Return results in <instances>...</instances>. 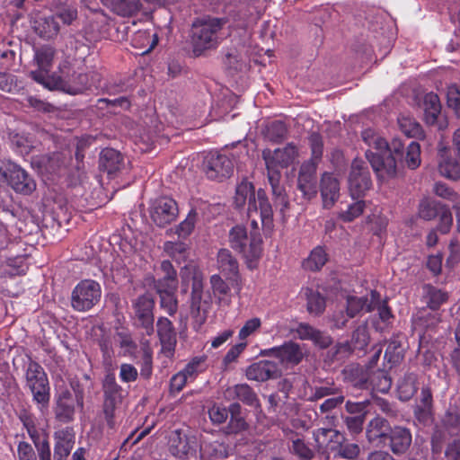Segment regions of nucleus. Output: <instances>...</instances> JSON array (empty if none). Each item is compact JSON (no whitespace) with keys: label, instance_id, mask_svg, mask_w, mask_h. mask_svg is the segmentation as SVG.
I'll return each instance as SVG.
<instances>
[{"label":"nucleus","instance_id":"nucleus-1","mask_svg":"<svg viewBox=\"0 0 460 460\" xmlns=\"http://www.w3.org/2000/svg\"><path fill=\"white\" fill-rule=\"evenodd\" d=\"M362 139L368 146L365 157L380 181L395 178L403 164L411 170L420 165V146L412 141L406 150L403 142L394 137L390 142L368 128L362 132Z\"/></svg>","mask_w":460,"mask_h":460},{"label":"nucleus","instance_id":"nucleus-2","mask_svg":"<svg viewBox=\"0 0 460 460\" xmlns=\"http://www.w3.org/2000/svg\"><path fill=\"white\" fill-rule=\"evenodd\" d=\"M366 436L370 444L377 447H387L396 456L406 455L412 443V436L408 428L392 426L386 419L380 416L368 422Z\"/></svg>","mask_w":460,"mask_h":460},{"label":"nucleus","instance_id":"nucleus-3","mask_svg":"<svg viewBox=\"0 0 460 460\" xmlns=\"http://www.w3.org/2000/svg\"><path fill=\"white\" fill-rule=\"evenodd\" d=\"M226 22L225 19L211 17L197 18L192 22L190 38L195 57L219 45V33Z\"/></svg>","mask_w":460,"mask_h":460},{"label":"nucleus","instance_id":"nucleus-4","mask_svg":"<svg viewBox=\"0 0 460 460\" xmlns=\"http://www.w3.org/2000/svg\"><path fill=\"white\" fill-rule=\"evenodd\" d=\"M103 392L102 414L110 429L115 428V410L119 405L127 393L117 383L114 373L109 371L102 382Z\"/></svg>","mask_w":460,"mask_h":460},{"label":"nucleus","instance_id":"nucleus-5","mask_svg":"<svg viewBox=\"0 0 460 460\" xmlns=\"http://www.w3.org/2000/svg\"><path fill=\"white\" fill-rule=\"evenodd\" d=\"M323 438L329 440V449L334 453L335 457L355 460L360 454V447L356 443H349L343 434L332 429H319L314 433L315 441Z\"/></svg>","mask_w":460,"mask_h":460},{"label":"nucleus","instance_id":"nucleus-6","mask_svg":"<svg viewBox=\"0 0 460 460\" xmlns=\"http://www.w3.org/2000/svg\"><path fill=\"white\" fill-rule=\"evenodd\" d=\"M198 440L189 427L176 429L169 437L170 453L182 460L195 457L197 455Z\"/></svg>","mask_w":460,"mask_h":460},{"label":"nucleus","instance_id":"nucleus-7","mask_svg":"<svg viewBox=\"0 0 460 460\" xmlns=\"http://www.w3.org/2000/svg\"><path fill=\"white\" fill-rule=\"evenodd\" d=\"M348 186L350 196L359 199L372 187L371 173L367 163L361 158L352 160L348 175Z\"/></svg>","mask_w":460,"mask_h":460},{"label":"nucleus","instance_id":"nucleus-8","mask_svg":"<svg viewBox=\"0 0 460 460\" xmlns=\"http://www.w3.org/2000/svg\"><path fill=\"white\" fill-rule=\"evenodd\" d=\"M102 289L98 282L92 279L80 281L71 296L72 307L79 312L93 308L101 299Z\"/></svg>","mask_w":460,"mask_h":460},{"label":"nucleus","instance_id":"nucleus-9","mask_svg":"<svg viewBox=\"0 0 460 460\" xmlns=\"http://www.w3.org/2000/svg\"><path fill=\"white\" fill-rule=\"evenodd\" d=\"M150 217L158 227H165L176 220L179 215L177 202L167 196L155 199L149 208Z\"/></svg>","mask_w":460,"mask_h":460},{"label":"nucleus","instance_id":"nucleus-10","mask_svg":"<svg viewBox=\"0 0 460 460\" xmlns=\"http://www.w3.org/2000/svg\"><path fill=\"white\" fill-rule=\"evenodd\" d=\"M203 288V283L196 282L190 293V314L193 318V328L196 331L205 323L211 305V296L209 294H204Z\"/></svg>","mask_w":460,"mask_h":460},{"label":"nucleus","instance_id":"nucleus-11","mask_svg":"<svg viewBox=\"0 0 460 460\" xmlns=\"http://www.w3.org/2000/svg\"><path fill=\"white\" fill-rule=\"evenodd\" d=\"M1 181L17 193L30 195L36 190V182L33 178L22 168L16 164H10L6 170H2Z\"/></svg>","mask_w":460,"mask_h":460},{"label":"nucleus","instance_id":"nucleus-12","mask_svg":"<svg viewBox=\"0 0 460 460\" xmlns=\"http://www.w3.org/2000/svg\"><path fill=\"white\" fill-rule=\"evenodd\" d=\"M203 166L208 178L218 181L230 178L234 172L233 161L219 153H209L205 157Z\"/></svg>","mask_w":460,"mask_h":460},{"label":"nucleus","instance_id":"nucleus-13","mask_svg":"<svg viewBox=\"0 0 460 460\" xmlns=\"http://www.w3.org/2000/svg\"><path fill=\"white\" fill-rule=\"evenodd\" d=\"M296 155V147L291 143L283 148H277L273 152L270 149L262 151V158L265 161L266 169L269 173L280 172L279 169L288 167Z\"/></svg>","mask_w":460,"mask_h":460},{"label":"nucleus","instance_id":"nucleus-14","mask_svg":"<svg viewBox=\"0 0 460 460\" xmlns=\"http://www.w3.org/2000/svg\"><path fill=\"white\" fill-rule=\"evenodd\" d=\"M155 300L151 294L145 293L133 301V309L137 326L143 328L147 335L154 333Z\"/></svg>","mask_w":460,"mask_h":460},{"label":"nucleus","instance_id":"nucleus-15","mask_svg":"<svg viewBox=\"0 0 460 460\" xmlns=\"http://www.w3.org/2000/svg\"><path fill=\"white\" fill-rule=\"evenodd\" d=\"M319 164L305 161L299 169L297 177V189L303 197L310 200L317 194V166Z\"/></svg>","mask_w":460,"mask_h":460},{"label":"nucleus","instance_id":"nucleus-16","mask_svg":"<svg viewBox=\"0 0 460 460\" xmlns=\"http://www.w3.org/2000/svg\"><path fill=\"white\" fill-rule=\"evenodd\" d=\"M264 357H274L282 364L297 365L303 358V352L297 343L285 342L283 345L261 351Z\"/></svg>","mask_w":460,"mask_h":460},{"label":"nucleus","instance_id":"nucleus-17","mask_svg":"<svg viewBox=\"0 0 460 460\" xmlns=\"http://www.w3.org/2000/svg\"><path fill=\"white\" fill-rule=\"evenodd\" d=\"M345 383L349 384L353 387L368 390L369 389V377L371 370L369 367L352 363L344 367L341 372Z\"/></svg>","mask_w":460,"mask_h":460},{"label":"nucleus","instance_id":"nucleus-18","mask_svg":"<svg viewBox=\"0 0 460 460\" xmlns=\"http://www.w3.org/2000/svg\"><path fill=\"white\" fill-rule=\"evenodd\" d=\"M281 376V370L278 364L271 360H260L252 364L246 369V377L249 380L264 382L275 379Z\"/></svg>","mask_w":460,"mask_h":460},{"label":"nucleus","instance_id":"nucleus-19","mask_svg":"<svg viewBox=\"0 0 460 460\" xmlns=\"http://www.w3.org/2000/svg\"><path fill=\"white\" fill-rule=\"evenodd\" d=\"M256 192L253 184L247 181H243L236 186L235 195L234 197V207L241 209L247 203V213L250 217L253 213L257 214L255 202Z\"/></svg>","mask_w":460,"mask_h":460},{"label":"nucleus","instance_id":"nucleus-20","mask_svg":"<svg viewBox=\"0 0 460 460\" xmlns=\"http://www.w3.org/2000/svg\"><path fill=\"white\" fill-rule=\"evenodd\" d=\"M449 149L443 147L439 150L438 171L440 174L448 179L460 180V154L447 155Z\"/></svg>","mask_w":460,"mask_h":460},{"label":"nucleus","instance_id":"nucleus-21","mask_svg":"<svg viewBox=\"0 0 460 460\" xmlns=\"http://www.w3.org/2000/svg\"><path fill=\"white\" fill-rule=\"evenodd\" d=\"M320 190L323 208H331L340 196L339 181L332 173L324 172L321 177Z\"/></svg>","mask_w":460,"mask_h":460},{"label":"nucleus","instance_id":"nucleus-22","mask_svg":"<svg viewBox=\"0 0 460 460\" xmlns=\"http://www.w3.org/2000/svg\"><path fill=\"white\" fill-rule=\"evenodd\" d=\"M379 293L372 290L370 297L367 296H349L347 297L346 314L349 318L355 317L361 311L372 312L375 310V303L378 302Z\"/></svg>","mask_w":460,"mask_h":460},{"label":"nucleus","instance_id":"nucleus-23","mask_svg":"<svg viewBox=\"0 0 460 460\" xmlns=\"http://www.w3.org/2000/svg\"><path fill=\"white\" fill-rule=\"evenodd\" d=\"M227 400H239L251 407H259L260 401L253 389L247 384H238L228 387L224 393Z\"/></svg>","mask_w":460,"mask_h":460},{"label":"nucleus","instance_id":"nucleus-24","mask_svg":"<svg viewBox=\"0 0 460 460\" xmlns=\"http://www.w3.org/2000/svg\"><path fill=\"white\" fill-rule=\"evenodd\" d=\"M75 399L68 390L63 391L58 397L54 413L56 419L62 423H69L74 420Z\"/></svg>","mask_w":460,"mask_h":460},{"label":"nucleus","instance_id":"nucleus-25","mask_svg":"<svg viewBox=\"0 0 460 460\" xmlns=\"http://www.w3.org/2000/svg\"><path fill=\"white\" fill-rule=\"evenodd\" d=\"M124 167L123 155L113 148H104L100 155L99 168L108 175L115 174Z\"/></svg>","mask_w":460,"mask_h":460},{"label":"nucleus","instance_id":"nucleus-26","mask_svg":"<svg viewBox=\"0 0 460 460\" xmlns=\"http://www.w3.org/2000/svg\"><path fill=\"white\" fill-rule=\"evenodd\" d=\"M34 31L44 40H51L58 36L60 25L54 15H42L33 22Z\"/></svg>","mask_w":460,"mask_h":460},{"label":"nucleus","instance_id":"nucleus-27","mask_svg":"<svg viewBox=\"0 0 460 460\" xmlns=\"http://www.w3.org/2000/svg\"><path fill=\"white\" fill-rule=\"evenodd\" d=\"M230 420L224 428L226 435H237L249 429V424L243 414V409L239 402L230 404Z\"/></svg>","mask_w":460,"mask_h":460},{"label":"nucleus","instance_id":"nucleus-28","mask_svg":"<svg viewBox=\"0 0 460 460\" xmlns=\"http://www.w3.org/2000/svg\"><path fill=\"white\" fill-rule=\"evenodd\" d=\"M55 440L53 460H66L74 447L75 436L68 429L59 430L55 433Z\"/></svg>","mask_w":460,"mask_h":460},{"label":"nucleus","instance_id":"nucleus-29","mask_svg":"<svg viewBox=\"0 0 460 460\" xmlns=\"http://www.w3.org/2000/svg\"><path fill=\"white\" fill-rule=\"evenodd\" d=\"M402 339V336L396 335L391 338L388 342L384 358L386 360L385 365L389 369L400 364L404 358L405 348Z\"/></svg>","mask_w":460,"mask_h":460},{"label":"nucleus","instance_id":"nucleus-30","mask_svg":"<svg viewBox=\"0 0 460 460\" xmlns=\"http://www.w3.org/2000/svg\"><path fill=\"white\" fill-rule=\"evenodd\" d=\"M255 202L257 213L260 214L262 226L267 229H271L273 226V209L267 193L263 189L261 188L257 190Z\"/></svg>","mask_w":460,"mask_h":460},{"label":"nucleus","instance_id":"nucleus-31","mask_svg":"<svg viewBox=\"0 0 460 460\" xmlns=\"http://www.w3.org/2000/svg\"><path fill=\"white\" fill-rule=\"evenodd\" d=\"M297 333L303 340H311L321 349H326L332 343V339L326 332H321L307 323H300Z\"/></svg>","mask_w":460,"mask_h":460},{"label":"nucleus","instance_id":"nucleus-32","mask_svg":"<svg viewBox=\"0 0 460 460\" xmlns=\"http://www.w3.org/2000/svg\"><path fill=\"white\" fill-rule=\"evenodd\" d=\"M102 3L109 7L118 15L127 17L137 13L141 8L139 0H101Z\"/></svg>","mask_w":460,"mask_h":460},{"label":"nucleus","instance_id":"nucleus-33","mask_svg":"<svg viewBox=\"0 0 460 460\" xmlns=\"http://www.w3.org/2000/svg\"><path fill=\"white\" fill-rule=\"evenodd\" d=\"M156 328L163 347L169 350L173 349L176 344V332L172 323L166 317H160Z\"/></svg>","mask_w":460,"mask_h":460},{"label":"nucleus","instance_id":"nucleus-34","mask_svg":"<svg viewBox=\"0 0 460 460\" xmlns=\"http://www.w3.org/2000/svg\"><path fill=\"white\" fill-rule=\"evenodd\" d=\"M369 341L370 336L367 326L366 324H361L352 332L350 341H345V343L349 344L351 354L353 352L365 354Z\"/></svg>","mask_w":460,"mask_h":460},{"label":"nucleus","instance_id":"nucleus-35","mask_svg":"<svg viewBox=\"0 0 460 460\" xmlns=\"http://www.w3.org/2000/svg\"><path fill=\"white\" fill-rule=\"evenodd\" d=\"M262 239L260 234H251L249 242H244L243 250H236L241 253L247 262L257 261L262 253Z\"/></svg>","mask_w":460,"mask_h":460},{"label":"nucleus","instance_id":"nucleus-36","mask_svg":"<svg viewBox=\"0 0 460 460\" xmlns=\"http://www.w3.org/2000/svg\"><path fill=\"white\" fill-rule=\"evenodd\" d=\"M398 125L401 131L408 137L422 140L425 138V133L420 124L412 117L400 115L398 117Z\"/></svg>","mask_w":460,"mask_h":460},{"label":"nucleus","instance_id":"nucleus-37","mask_svg":"<svg viewBox=\"0 0 460 460\" xmlns=\"http://www.w3.org/2000/svg\"><path fill=\"white\" fill-rule=\"evenodd\" d=\"M418 390V375L409 372L404 375L398 385L399 399L407 402L412 398Z\"/></svg>","mask_w":460,"mask_h":460},{"label":"nucleus","instance_id":"nucleus-38","mask_svg":"<svg viewBox=\"0 0 460 460\" xmlns=\"http://www.w3.org/2000/svg\"><path fill=\"white\" fill-rule=\"evenodd\" d=\"M387 366L385 365L384 368H376L371 371L369 377V389L378 391L380 393H387L392 386L391 377L386 371Z\"/></svg>","mask_w":460,"mask_h":460},{"label":"nucleus","instance_id":"nucleus-39","mask_svg":"<svg viewBox=\"0 0 460 460\" xmlns=\"http://www.w3.org/2000/svg\"><path fill=\"white\" fill-rule=\"evenodd\" d=\"M423 108L426 122L433 125L441 111L438 96L433 93L425 94L423 99Z\"/></svg>","mask_w":460,"mask_h":460},{"label":"nucleus","instance_id":"nucleus-40","mask_svg":"<svg viewBox=\"0 0 460 460\" xmlns=\"http://www.w3.org/2000/svg\"><path fill=\"white\" fill-rule=\"evenodd\" d=\"M217 262L222 272L230 276H236L239 272V265L237 260L232 255L227 249H221L217 253Z\"/></svg>","mask_w":460,"mask_h":460},{"label":"nucleus","instance_id":"nucleus-41","mask_svg":"<svg viewBox=\"0 0 460 460\" xmlns=\"http://www.w3.org/2000/svg\"><path fill=\"white\" fill-rule=\"evenodd\" d=\"M425 300L429 308L437 311L442 304L447 301L448 295L447 292L437 288L431 285H425Z\"/></svg>","mask_w":460,"mask_h":460},{"label":"nucleus","instance_id":"nucleus-42","mask_svg":"<svg viewBox=\"0 0 460 460\" xmlns=\"http://www.w3.org/2000/svg\"><path fill=\"white\" fill-rule=\"evenodd\" d=\"M28 387L32 394L33 401L37 402L40 411L47 409L50 399L49 380Z\"/></svg>","mask_w":460,"mask_h":460},{"label":"nucleus","instance_id":"nucleus-43","mask_svg":"<svg viewBox=\"0 0 460 460\" xmlns=\"http://www.w3.org/2000/svg\"><path fill=\"white\" fill-rule=\"evenodd\" d=\"M211 288L214 296L217 298L219 305H229L230 299L227 296L230 292L228 284L219 275H213L210 278Z\"/></svg>","mask_w":460,"mask_h":460},{"label":"nucleus","instance_id":"nucleus-44","mask_svg":"<svg viewBox=\"0 0 460 460\" xmlns=\"http://www.w3.org/2000/svg\"><path fill=\"white\" fill-rule=\"evenodd\" d=\"M75 59H84L90 54L89 40L84 38L70 36L66 44Z\"/></svg>","mask_w":460,"mask_h":460},{"label":"nucleus","instance_id":"nucleus-45","mask_svg":"<svg viewBox=\"0 0 460 460\" xmlns=\"http://www.w3.org/2000/svg\"><path fill=\"white\" fill-rule=\"evenodd\" d=\"M180 277L181 284L185 288L190 285L192 288L196 282L201 284L204 280L202 272L193 264H188L181 268Z\"/></svg>","mask_w":460,"mask_h":460},{"label":"nucleus","instance_id":"nucleus-46","mask_svg":"<svg viewBox=\"0 0 460 460\" xmlns=\"http://www.w3.org/2000/svg\"><path fill=\"white\" fill-rule=\"evenodd\" d=\"M444 205L438 200L423 199L419 205V216L424 220H432L438 216Z\"/></svg>","mask_w":460,"mask_h":460},{"label":"nucleus","instance_id":"nucleus-47","mask_svg":"<svg viewBox=\"0 0 460 460\" xmlns=\"http://www.w3.org/2000/svg\"><path fill=\"white\" fill-rule=\"evenodd\" d=\"M164 251L177 262L185 261L188 258L189 248L183 242H165Z\"/></svg>","mask_w":460,"mask_h":460},{"label":"nucleus","instance_id":"nucleus-48","mask_svg":"<svg viewBox=\"0 0 460 460\" xmlns=\"http://www.w3.org/2000/svg\"><path fill=\"white\" fill-rule=\"evenodd\" d=\"M55 53L54 48L50 46H42L35 50L34 60L40 70L49 72L52 66Z\"/></svg>","mask_w":460,"mask_h":460},{"label":"nucleus","instance_id":"nucleus-49","mask_svg":"<svg viewBox=\"0 0 460 460\" xmlns=\"http://www.w3.org/2000/svg\"><path fill=\"white\" fill-rule=\"evenodd\" d=\"M305 294L308 312L314 315L322 314L326 306L324 296H323L318 291H314L313 289H307Z\"/></svg>","mask_w":460,"mask_h":460},{"label":"nucleus","instance_id":"nucleus-50","mask_svg":"<svg viewBox=\"0 0 460 460\" xmlns=\"http://www.w3.org/2000/svg\"><path fill=\"white\" fill-rule=\"evenodd\" d=\"M288 135V128L286 124L279 120L270 123L265 129V137L271 142L280 143Z\"/></svg>","mask_w":460,"mask_h":460},{"label":"nucleus","instance_id":"nucleus-51","mask_svg":"<svg viewBox=\"0 0 460 460\" xmlns=\"http://www.w3.org/2000/svg\"><path fill=\"white\" fill-rule=\"evenodd\" d=\"M228 446L218 441L206 444L203 448V454L208 460H224L228 456Z\"/></svg>","mask_w":460,"mask_h":460},{"label":"nucleus","instance_id":"nucleus-52","mask_svg":"<svg viewBox=\"0 0 460 460\" xmlns=\"http://www.w3.org/2000/svg\"><path fill=\"white\" fill-rule=\"evenodd\" d=\"M225 67L231 73L234 74L241 71L243 67V60L241 53L236 49H227L224 59Z\"/></svg>","mask_w":460,"mask_h":460},{"label":"nucleus","instance_id":"nucleus-53","mask_svg":"<svg viewBox=\"0 0 460 460\" xmlns=\"http://www.w3.org/2000/svg\"><path fill=\"white\" fill-rule=\"evenodd\" d=\"M247 229L243 226H235L229 232V243L234 251L243 250L244 242H249Z\"/></svg>","mask_w":460,"mask_h":460},{"label":"nucleus","instance_id":"nucleus-54","mask_svg":"<svg viewBox=\"0 0 460 460\" xmlns=\"http://www.w3.org/2000/svg\"><path fill=\"white\" fill-rule=\"evenodd\" d=\"M48 381L46 373L42 367L35 361H30L26 370V384L31 385Z\"/></svg>","mask_w":460,"mask_h":460},{"label":"nucleus","instance_id":"nucleus-55","mask_svg":"<svg viewBox=\"0 0 460 460\" xmlns=\"http://www.w3.org/2000/svg\"><path fill=\"white\" fill-rule=\"evenodd\" d=\"M308 144L311 148L309 162L319 164L323 153V137L318 132H312L308 137Z\"/></svg>","mask_w":460,"mask_h":460},{"label":"nucleus","instance_id":"nucleus-56","mask_svg":"<svg viewBox=\"0 0 460 460\" xmlns=\"http://www.w3.org/2000/svg\"><path fill=\"white\" fill-rule=\"evenodd\" d=\"M326 253L323 248L317 247L312 251L308 259L304 262L306 270L315 271L319 270L326 262Z\"/></svg>","mask_w":460,"mask_h":460},{"label":"nucleus","instance_id":"nucleus-57","mask_svg":"<svg viewBox=\"0 0 460 460\" xmlns=\"http://www.w3.org/2000/svg\"><path fill=\"white\" fill-rule=\"evenodd\" d=\"M290 452L302 460H312L314 457V452L302 438L292 439Z\"/></svg>","mask_w":460,"mask_h":460},{"label":"nucleus","instance_id":"nucleus-58","mask_svg":"<svg viewBox=\"0 0 460 460\" xmlns=\"http://www.w3.org/2000/svg\"><path fill=\"white\" fill-rule=\"evenodd\" d=\"M197 212L195 209H191L186 219L182 221L176 227V234L181 238H186L189 236L194 229L196 219H197Z\"/></svg>","mask_w":460,"mask_h":460},{"label":"nucleus","instance_id":"nucleus-59","mask_svg":"<svg viewBox=\"0 0 460 460\" xmlns=\"http://www.w3.org/2000/svg\"><path fill=\"white\" fill-rule=\"evenodd\" d=\"M351 355L348 343H338L327 352V358L332 362H343Z\"/></svg>","mask_w":460,"mask_h":460},{"label":"nucleus","instance_id":"nucleus-60","mask_svg":"<svg viewBox=\"0 0 460 460\" xmlns=\"http://www.w3.org/2000/svg\"><path fill=\"white\" fill-rule=\"evenodd\" d=\"M365 208V201L358 200L353 204L349 205L348 209L339 214V218L344 222H351L356 217H359Z\"/></svg>","mask_w":460,"mask_h":460},{"label":"nucleus","instance_id":"nucleus-61","mask_svg":"<svg viewBox=\"0 0 460 460\" xmlns=\"http://www.w3.org/2000/svg\"><path fill=\"white\" fill-rule=\"evenodd\" d=\"M209 418L215 424H223L230 415V405L228 408L220 405H214L208 411Z\"/></svg>","mask_w":460,"mask_h":460},{"label":"nucleus","instance_id":"nucleus-62","mask_svg":"<svg viewBox=\"0 0 460 460\" xmlns=\"http://www.w3.org/2000/svg\"><path fill=\"white\" fill-rule=\"evenodd\" d=\"M438 217H439L438 229L441 234H447L453 225V217L448 206L445 204Z\"/></svg>","mask_w":460,"mask_h":460},{"label":"nucleus","instance_id":"nucleus-63","mask_svg":"<svg viewBox=\"0 0 460 460\" xmlns=\"http://www.w3.org/2000/svg\"><path fill=\"white\" fill-rule=\"evenodd\" d=\"M18 81L15 75L0 72V90L5 93H13L19 90Z\"/></svg>","mask_w":460,"mask_h":460},{"label":"nucleus","instance_id":"nucleus-64","mask_svg":"<svg viewBox=\"0 0 460 460\" xmlns=\"http://www.w3.org/2000/svg\"><path fill=\"white\" fill-rule=\"evenodd\" d=\"M447 105L452 108L456 116L460 117V88L457 85H452L447 90Z\"/></svg>","mask_w":460,"mask_h":460}]
</instances>
